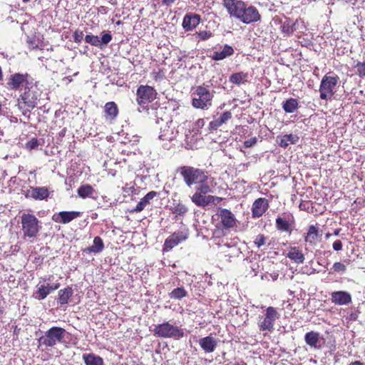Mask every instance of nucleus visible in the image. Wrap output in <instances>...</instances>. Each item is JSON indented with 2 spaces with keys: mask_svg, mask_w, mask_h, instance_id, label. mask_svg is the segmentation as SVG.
<instances>
[{
  "mask_svg": "<svg viewBox=\"0 0 365 365\" xmlns=\"http://www.w3.org/2000/svg\"><path fill=\"white\" fill-rule=\"evenodd\" d=\"M29 75L28 73H14L10 76L8 85L12 90H18L21 86L26 84L25 90L29 89ZM21 100L30 109L36 106L37 98L34 96L31 97L29 92L25 91L21 95Z\"/></svg>",
  "mask_w": 365,
  "mask_h": 365,
  "instance_id": "obj_1",
  "label": "nucleus"
},
{
  "mask_svg": "<svg viewBox=\"0 0 365 365\" xmlns=\"http://www.w3.org/2000/svg\"><path fill=\"white\" fill-rule=\"evenodd\" d=\"M67 334L68 333L65 329L60 327H52L38 339V348L41 346L53 347L58 344H63Z\"/></svg>",
  "mask_w": 365,
  "mask_h": 365,
  "instance_id": "obj_2",
  "label": "nucleus"
},
{
  "mask_svg": "<svg viewBox=\"0 0 365 365\" xmlns=\"http://www.w3.org/2000/svg\"><path fill=\"white\" fill-rule=\"evenodd\" d=\"M178 173L182 177L184 182L188 187L202 182L204 180H208V173L205 170L192 166H181L178 168Z\"/></svg>",
  "mask_w": 365,
  "mask_h": 365,
  "instance_id": "obj_3",
  "label": "nucleus"
},
{
  "mask_svg": "<svg viewBox=\"0 0 365 365\" xmlns=\"http://www.w3.org/2000/svg\"><path fill=\"white\" fill-rule=\"evenodd\" d=\"M215 91L210 92L203 86H197L193 93L192 105L195 108L207 109L212 105Z\"/></svg>",
  "mask_w": 365,
  "mask_h": 365,
  "instance_id": "obj_4",
  "label": "nucleus"
},
{
  "mask_svg": "<svg viewBox=\"0 0 365 365\" xmlns=\"http://www.w3.org/2000/svg\"><path fill=\"white\" fill-rule=\"evenodd\" d=\"M153 334L158 337L173 338L175 339L182 338L185 335L182 329L174 326L168 322L155 325L153 329Z\"/></svg>",
  "mask_w": 365,
  "mask_h": 365,
  "instance_id": "obj_5",
  "label": "nucleus"
},
{
  "mask_svg": "<svg viewBox=\"0 0 365 365\" xmlns=\"http://www.w3.org/2000/svg\"><path fill=\"white\" fill-rule=\"evenodd\" d=\"M21 225L24 235L30 238L36 237L40 226L38 219L33 215L24 214L21 216Z\"/></svg>",
  "mask_w": 365,
  "mask_h": 365,
  "instance_id": "obj_6",
  "label": "nucleus"
},
{
  "mask_svg": "<svg viewBox=\"0 0 365 365\" xmlns=\"http://www.w3.org/2000/svg\"><path fill=\"white\" fill-rule=\"evenodd\" d=\"M279 317L280 314L274 307H267L264 316L259 318L258 322L259 330L272 331L274 330V322Z\"/></svg>",
  "mask_w": 365,
  "mask_h": 365,
  "instance_id": "obj_7",
  "label": "nucleus"
},
{
  "mask_svg": "<svg viewBox=\"0 0 365 365\" xmlns=\"http://www.w3.org/2000/svg\"><path fill=\"white\" fill-rule=\"evenodd\" d=\"M338 81L339 77L336 76H331L325 75L322 78L319 86L321 99L327 100L330 99L333 96L334 93V89L336 86Z\"/></svg>",
  "mask_w": 365,
  "mask_h": 365,
  "instance_id": "obj_8",
  "label": "nucleus"
},
{
  "mask_svg": "<svg viewBox=\"0 0 365 365\" xmlns=\"http://www.w3.org/2000/svg\"><path fill=\"white\" fill-rule=\"evenodd\" d=\"M155 89L149 86H140L137 90V102L143 109H146V104L152 102L156 96Z\"/></svg>",
  "mask_w": 365,
  "mask_h": 365,
  "instance_id": "obj_9",
  "label": "nucleus"
},
{
  "mask_svg": "<svg viewBox=\"0 0 365 365\" xmlns=\"http://www.w3.org/2000/svg\"><path fill=\"white\" fill-rule=\"evenodd\" d=\"M189 236L187 230H178L170 235L165 241L163 251L168 252L173 248L185 241Z\"/></svg>",
  "mask_w": 365,
  "mask_h": 365,
  "instance_id": "obj_10",
  "label": "nucleus"
},
{
  "mask_svg": "<svg viewBox=\"0 0 365 365\" xmlns=\"http://www.w3.org/2000/svg\"><path fill=\"white\" fill-rule=\"evenodd\" d=\"M238 20L243 24H249L259 21L261 15L255 6H249L245 3Z\"/></svg>",
  "mask_w": 365,
  "mask_h": 365,
  "instance_id": "obj_11",
  "label": "nucleus"
},
{
  "mask_svg": "<svg viewBox=\"0 0 365 365\" xmlns=\"http://www.w3.org/2000/svg\"><path fill=\"white\" fill-rule=\"evenodd\" d=\"M245 2L241 0H223L222 6L227 9L230 17L239 19Z\"/></svg>",
  "mask_w": 365,
  "mask_h": 365,
  "instance_id": "obj_12",
  "label": "nucleus"
},
{
  "mask_svg": "<svg viewBox=\"0 0 365 365\" xmlns=\"http://www.w3.org/2000/svg\"><path fill=\"white\" fill-rule=\"evenodd\" d=\"M176 123L173 120H168L164 126L160 127V133L159 138L162 140L171 141L174 140L178 134V130L176 129Z\"/></svg>",
  "mask_w": 365,
  "mask_h": 365,
  "instance_id": "obj_13",
  "label": "nucleus"
},
{
  "mask_svg": "<svg viewBox=\"0 0 365 365\" xmlns=\"http://www.w3.org/2000/svg\"><path fill=\"white\" fill-rule=\"evenodd\" d=\"M304 341L307 345L314 349H321L324 343V338L317 331H311L304 335Z\"/></svg>",
  "mask_w": 365,
  "mask_h": 365,
  "instance_id": "obj_14",
  "label": "nucleus"
},
{
  "mask_svg": "<svg viewBox=\"0 0 365 365\" xmlns=\"http://www.w3.org/2000/svg\"><path fill=\"white\" fill-rule=\"evenodd\" d=\"M191 200L197 206L205 207L210 203H215L216 202H220L221 200V198L212 195H206L205 194L196 191L191 197Z\"/></svg>",
  "mask_w": 365,
  "mask_h": 365,
  "instance_id": "obj_15",
  "label": "nucleus"
},
{
  "mask_svg": "<svg viewBox=\"0 0 365 365\" xmlns=\"http://www.w3.org/2000/svg\"><path fill=\"white\" fill-rule=\"evenodd\" d=\"M269 202L266 198L259 197L255 200L252 206V216L253 218H259L267 210Z\"/></svg>",
  "mask_w": 365,
  "mask_h": 365,
  "instance_id": "obj_16",
  "label": "nucleus"
},
{
  "mask_svg": "<svg viewBox=\"0 0 365 365\" xmlns=\"http://www.w3.org/2000/svg\"><path fill=\"white\" fill-rule=\"evenodd\" d=\"M351 294L346 291H335L331 293V301L336 305H348L351 302Z\"/></svg>",
  "mask_w": 365,
  "mask_h": 365,
  "instance_id": "obj_17",
  "label": "nucleus"
},
{
  "mask_svg": "<svg viewBox=\"0 0 365 365\" xmlns=\"http://www.w3.org/2000/svg\"><path fill=\"white\" fill-rule=\"evenodd\" d=\"M81 215L80 212L77 211H61L56 213L53 216V220L56 222L67 224L76 219Z\"/></svg>",
  "mask_w": 365,
  "mask_h": 365,
  "instance_id": "obj_18",
  "label": "nucleus"
},
{
  "mask_svg": "<svg viewBox=\"0 0 365 365\" xmlns=\"http://www.w3.org/2000/svg\"><path fill=\"white\" fill-rule=\"evenodd\" d=\"M217 215L225 227L231 228L235 226L236 220L231 211L225 208H219Z\"/></svg>",
  "mask_w": 365,
  "mask_h": 365,
  "instance_id": "obj_19",
  "label": "nucleus"
},
{
  "mask_svg": "<svg viewBox=\"0 0 365 365\" xmlns=\"http://www.w3.org/2000/svg\"><path fill=\"white\" fill-rule=\"evenodd\" d=\"M232 117L230 111H225L222 113L219 117L214 118L209 123V128L210 130H217L220 128L223 124L227 123Z\"/></svg>",
  "mask_w": 365,
  "mask_h": 365,
  "instance_id": "obj_20",
  "label": "nucleus"
},
{
  "mask_svg": "<svg viewBox=\"0 0 365 365\" xmlns=\"http://www.w3.org/2000/svg\"><path fill=\"white\" fill-rule=\"evenodd\" d=\"M200 21V16L198 14H186L182 21V27L186 31H192L194 29Z\"/></svg>",
  "mask_w": 365,
  "mask_h": 365,
  "instance_id": "obj_21",
  "label": "nucleus"
},
{
  "mask_svg": "<svg viewBox=\"0 0 365 365\" xmlns=\"http://www.w3.org/2000/svg\"><path fill=\"white\" fill-rule=\"evenodd\" d=\"M234 54L233 48L227 44H225L221 51H215L211 55V58L215 61H221Z\"/></svg>",
  "mask_w": 365,
  "mask_h": 365,
  "instance_id": "obj_22",
  "label": "nucleus"
},
{
  "mask_svg": "<svg viewBox=\"0 0 365 365\" xmlns=\"http://www.w3.org/2000/svg\"><path fill=\"white\" fill-rule=\"evenodd\" d=\"M200 347L207 353L213 352L217 346V341L214 337L207 336L200 339Z\"/></svg>",
  "mask_w": 365,
  "mask_h": 365,
  "instance_id": "obj_23",
  "label": "nucleus"
},
{
  "mask_svg": "<svg viewBox=\"0 0 365 365\" xmlns=\"http://www.w3.org/2000/svg\"><path fill=\"white\" fill-rule=\"evenodd\" d=\"M157 195L155 191H150L147 193L137 204L136 207L132 210L133 212H140L150 203V201Z\"/></svg>",
  "mask_w": 365,
  "mask_h": 365,
  "instance_id": "obj_24",
  "label": "nucleus"
},
{
  "mask_svg": "<svg viewBox=\"0 0 365 365\" xmlns=\"http://www.w3.org/2000/svg\"><path fill=\"white\" fill-rule=\"evenodd\" d=\"M287 257L297 264L304 263L305 259L304 254L297 247H291L289 248Z\"/></svg>",
  "mask_w": 365,
  "mask_h": 365,
  "instance_id": "obj_25",
  "label": "nucleus"
},
{
  "mask_svg": "<svg viewBox=\"0 0 365 365\" xmlns=\"http://www.w3.org/2000/svg\"><path fill=\"white\" fill-rule=\"evenodd\" d=\"M103 249H104L103 242L100 237L97 236V237H95L93 239V245L85 248L83 250V252H85L86 254H90V253H96H96L101 252Z\"/></svg>",
  "mask_w": 365,
  "mask_h": 365,
  "instance_id": "obj_26",
  "label": "nucleus"
},
{
  "mask_svg": "<svg viewBox=\"0 0 365 365\" xmlns=\"http://www.w3.org/2000/svg\"><path fill=\"white\" fill-rule=\"evenodd\" d=\"M278 138H279L278 144L282 148H287L290 144H297L299 140L297 135L292 133L282 135L281 137H278Z\"/></svg>",
  "mask_w": 365,
  "mask_h": 365,
  "instance_id": "obj_27",
  "label": "nucleus"
},
{
  "mask_svg": "<svg viewBox=\"0 0 365 365\" xmlns=\"http://www.w3.org/2000/svg\"><path fill=\"white\" fill-rule=\"evenodd\" d=\"M276 227L282 232H289L290 234L292 232L291 218L278 217L276 219Z\"/></svg>",
  "mask_w": 365,
  "mask_h": 365,
  "instance_id": "obj_28",
  "label": "nucleus"
},
{
  "mask_svg": "<svg viewBox=\"0 0 365 365\" xmlns=\"http://www.w3.org/2000/svg\"><path fill=\"white\" fill-rule=\"evenodd\" d=\"M49 195V192L46 187H36L31 189V196L35 200H43Z\"/></svg>",
  "mask_w": 365,
  "mask_h": 365,
  "instance_id": "obj_29",
  "label": "nucleus"
},
{
  "mask_svg": "<svg viewBox=\"0 0 365 365\" xmlns=\"http://www.w3.org/2000/svg\"><path fill=\"white\" fill-rule=\"evenodd\" d=\"M319 237L317 228L314 225H311L309 227L305 241L311 245H315Z\"/></svg>",
  "mask_w": 365,
  "mask_h": 365,
  "instance_id": "obj_30",
  "label": "nucleus"
},
{
  "mask_svg": "<svg viewBox=\"0 0 365 365\" xmlns=\"http://www.w3.org/2000/svg\"><path fill=\"white\" fill-rule=\"evenodd\" d=\"M283 110L288 113L295 112L299 108V103L296 98H289L282 103Z\"/></svg>",
  "mask_w": 365,
  "mask_h": 365,
  "instance_id": "obj_31",
  "label": "nucleus"
},
{
  "mask_svg": "<svg viewBox=\"0 0 365 365\" xmlns=\"http://www.w3.org/2000/svg\"><path fill=\"white\" fill-rule=\"evenodd\" d=\"M73 294V290L71 287H67L65 289L58 291V302L61 305H64L68 303V299Z\"/></svg>",
  "mask_w": 365,
  "mask_h": 365,
  "instance_id": "obj_32",
  "label": "nucleus"
},
{
  "mask_svg": "<svg viewBox=\"0 0 365 365\" xmlns=\"http://www.w3.org/2000/svg\"><path fill=\"white\" fill-rule=\"evenodd\" d=\"M248 76L249 75L247 73L242 71L237 72L230 75L229 81L232 83L240 86L247 81Z\"/></svg>",
  "mask_w": 365,
  "mask_h": 365,
  "instance_id": "obj_33",
  "label": "nucleus"
},
{
  "mask_svg": "<svg viewBox=\"0 0 365 365\" xmlns=\"http://www.w3.org/2000/svg\"><path fill=\"white\" fill-rule=\"evenodd\" d=\"M83 359L86 365H103V359L93 353L84 354Z\"/></svg>",
  "mask_w": 365,
  "mask_h": 365,
  "instance_id": "obj_34",
  "label": "nucleus"
},
{
  "mask_svg": "<svg viewBox=\"0 0 365 365\" xmlns=\"http://www.w3.org/2000/svg\"><path fill=\"white\" fill-rule=\"evenodd\" d=\"M105 113L107 118L110 120L115 118L118 113L116 103L113 101L106 103L105 105Z\"/></svg>",
  "mask_w": 365,
  "mask_h": 365,
  "instance_id": "obj_35",
  "label": "nucleus"
},
{
  "mask_svg": "<svg viewBox=\"0 0 365 365\" xmlns=\"http://www.w3.org/2000/svg\"><path fill=\"white\" fill-rule=\"evenodd\" d=\"M94 192L93 187L88 184L82 185L77 190L78 195L83 199L93 197Z\"/></svg>",
  "mask_w": 365,
  "mask_h": 365,
  "instance_id": "obj_36",
  "label": "nucleus"
},
{
  "mask_svg": "<svg viewBox=\"0 0 365 365\" xmlns=\"http://www.w3.org/2000/svg\"><path fill=\"white\" fill-rule=\"evenodd\" d=\"M37 289L33 293L32 297L38 300H43L47 297L48 294V289L45 287V284H41V282L36 286Z\"/></svg>",
  "mask_w": 365,
  "mask_h": 365,
  "instance_id": "obj_37",
  "label": "nucleus"
},
{
  "mask_svg": "<svg viewBox=\"0 0 365 365\" xmlns=\"http://www.w3.org/2000/svg\"><path fill=\"white\" fill-rule=\"evenodd\" d=\"M212 182V178L208 176V180H204L202 182L197 184L198 186L197 187L196 191L205 195L212 192L213 191L211 187Z\"/></svg>",
  "mask_w": 365,
  "mask_h": 365,
  "instance_id": "obj_38",
  "label": "nucleus"
},
{
  "mask_svg": "<svg viewBox=\"0 0 365 365\" xmlns=\"http://www.w3.org/2000/svg\"><path fill=\"white\" fill-rule=\"evenodd\" d=\"M187 294V291L183 287L174 289L170 294V297L174 299H180Z\"/></svg>",
  "mask_w": 365,
  "mask_h": 365,
  "instance_id": "obj_39",
  "label": "nucleus"
},
{
  "mask_svg": "<svg viewBox=\"0 0 365 365\" xmlns=\"http://www.w3.org/2000/svg\"><path fill=\"white\" fill-rule=\"evenodd\" d=\"M295 26L296 24H291L289 21L287 20L281 26L282 31L287 35H290L296 29Z\"/></svg>",
  "mask_w": 365,
  "mask_h": 365,
  "instance_id": "obj_40",
  "label": "nucleus"
},
{
  "mask_svg": "<svg viewBox=\"0 0 365 365\" xmlns=\"http://www.w3.org/2000/svg\"><path fill=\"white\" fill-rule=\"evenodd\" d=\"M84 40L86 43L100 48V38L98 36H94L92 34L86 35L84 38Z\"/></svg>",
  "mask_w": 365,
  "mask_h": 365,
  "instance_id": "obj_41",
  "label": "nucleus"
},
{
  "mask_svg": "<svg viewBox=\"0 0 365 365\" xmlns=\"http://www.w3.org/2000/svg\"><path fill=\"white\" fill-rule=\"evenodd\" d=\"M172 212L175 215H183L187 212V208L182 203H177L171 208Z\"/></svg>",
  "mask_w": 365,
  "mask_h": 365,
  "instance_id": "obj_42",
  "label": "nucleus"
},
{
  "mask_svg": "<svg viewBox=\"0 0 365 365\" xmlns=\"http://www.w3.org/2000/svg\"><path fill=\"white\" fill-rule=\"evenodd\" d=\"M112 40V36L110 33H103L100 38V48L106 46Z\"/></svg>",
  "mask_w": 365,
  "mask_h": 365,
  "instance_id": "obj_43",
  "label": "nucleus"
},
{
  "mask_svg": "<svg viewBox=\"0 0 365 365\" xmlns=\"http://www.w3.org/2000/svg\"><path fill=\"white\" fill-rule=\"evenodd\" d=\"M39 145L38 140L37 138H33L30 140H29L26 144V148L29 150L36 149Z\"/></svg>",
  "mask_w": 365,
  "mask_h": 365,
  "instance_id": "obj_44",
  "label": "nucleus"
},
{
  "mask_svg": "<svg viewBox=\"0 0 365 365\" xmlns=\"http://www.w3.org/2000/svg\"><path fill=\"white\" fill-rule=\"evenodd\" d=\"M265 242L266 237L263 235H257L254 241L255 244L257 245L258 248L265 245Z\"/></svg>",
  "mask_w": 365,
  "mask_h": 365,
  "instance_id": "obj_45",
  "label": "nucleus"
},
{
  "mask_svg": "<svg viewBox=\"0 0 365 365\" xmlns=\"http://www.w3.org/2000/svg\"><path fill=\"white\" fill-rule=\"evenodd\" d=\"M333 269L337 272H344L346 269V266L341 262H335L333 265Z\"/></svg>",
  "mask_w": 365,
  "mask_h": 365,
  "instance_id": "obj_46",
  "label": "nucleus"
},
{
  "mask_svg": "<svg viewBox=\"0 0 365 365\" xmlns=\"http://www.w3.org/2000/svg\"><path fill=\"white\" fill-rule=\"evenodd\" d=\"M257 138L256 137L252 138L244 142V146L247 148H252L256 145Z\"/></svg>",
  "mask_w": 365,
  "mask_h": 365,
  "instance_id": "obj_47",
  "label": "nucleus"
},
{
  "mask_svg": "<svg viewBox=\"0 0 365 365\" xmlns=\"http://www.w3.org/2000/svg\"><path fill=\"white\" fill-rule=\"evenodd\" d=\"M84 34L83 31H76L73 34L74 41L76 43H81L83 39Z\"/></svg>",
  "mask_w": 365,
  "mask_h": 365,
  "instance_id": "obj_48",
  "label": "nucleus"
},
{
  "mask_svg": "<svg viewBox=\"0 0 365 365\" xmlns=\"http://www.w3.org/2000/svg\"><path fill=\"white\" fill-rule=\"evenodd\" d=\"M198 36L201 40H207L211 37L212 33L207 31H202L198 33Z\"/></svg>",
  "mask_w": 365,
  "mask_h": 365,
  "instance_id": "obj_49",
  "label": "nucleus"
},
{
  "mask_svg": "<svg viewBox=\"0 0 365 365\" xmlns=\"http://www.w3.org/2000/svg\"><path fill=\"white\" fill-rule=\"evenodd\" d=\"M332 247L335 251H340L342 249V243L339 240H337L334 242Z\"/></svg>",
  "mask_w": 365,
  "mask_h": 365,
  "instance_id": "obj_50",
  "label": "nucleus"
},
{
  "mask_svg": "<svg viewBox=\"0 0 365 365\" xmlns=\"http://www.w3.org/2000/svg\"><path fill=\"white\" fill-rule=\"evenodd\" d=\"M358 71L361 77L365 76V64L358 66Z\"/></svg>",
  "mask_w": 365,
  "mask_h": 365,
  "instance_id": "obj_51",
  "label": "nucleus"
},
{
  "mask_svg": "<svg viewBox=\"0 0 365 365\" xmlns=\"http://www.w3.org/2000/svg\"><path fill=\"white\" fill-rule=\"evenodd\" d=\"M250 267H251L252 270V271H253V272H254L253 276H256V275L257 274V269L259 268V265L257 264V263H255V264H252V265L250 266Z\"/></svg>",
  "mask_w": 365,
  "mask_h": 365,
  "instance_id": "obj_52",
  "label": "nucleus"
},
{
  "mask_svg": "<svg viewBox=\"0 0 365 365\" xmlns=\"http://www.w3.org/2000/svg\"><path fill=\"white\" fill-rule=\"evenodd\" d=\"M163 4L167 6H171L173 4H174L176 0H161Z\"/></svg>",
  "mask_w": 365,
  "mask_h": 365,
  "instance_id": "obj_53",
  "label": "nucleus"
},
{
  "mask_svg": "<svg viewBox=\"0 0 365 365\" xmlns=\"http://www.w3.org/2000/svg\"><path fill=\"white\" fill-rule=\"evenodd\" d=\"M45 287L48 289V294H50L51 292H53L54 290L52 284L47 283Z\"/></svg>",
  "mask_w": 365,
  "mask_h": 365,
  "instance_id": "obj_54",
  "label": "nucleus"
},
{
  "mask_svg": "<svg viewBox=\"0 0 365 365\" xmlns=\"http://www.w3.org/2000/svg\"><path fill=\"white\" fill-rule=\"evenodd\" d=\"M51 276H48V277H42L41 278V282H48L51 281Z\"/></svg>",
  "mask_w": 365,
  "mask_h": 365,
  "instance_id": "obj_55",
  "label": "nucleus"
},
{
  "mask_svg": "<svg viewBox=\"0 0 365 365\" xmlns=\"http://www.w3.org/2000/svg\"><path fill=\"white\" fill-rule=\"evenodd\" d=\"M349 365H364V364L359 361H355L351 362Z\"/></svg>",
  "mask_w": 365,
  "mask_h": 365,
  "instance_id": "obj_56",
  "label": "nucleus"
},
{
  "mask_svg": "<svg viewBox=\"0 0 365 365\" xmlns=\"http://www.w3.org/2000/svg\"><path fill=\"white\" fill-rule=\"evenodd\" d=\"M52 285H53V287L54 290H56V289H58L59 288L60 283L59 282H56V283L52 284Z\"/></svg>",
  "mask_w": 365,
  "mask_h": 365,
  "instance_id": "obj_57",
  "label": "nucleus"
},
{
  "mask_svg": "<svg viewBox=\"0 0 365 365\" xmlns=\"http://www.w3.org/2000/svg\"><path fill=\"white\" fill-rule=\"evenodd\" d=\"M350 319L352 320H356L357 319V314L356 313H351L350 314Z\"/></svg>",
  "mask_w": 365,
  "mask_h": 365,
  "instance_id": "obj_58",
  "label": "nucleus"
},
{
  "mask_svg": "<svg viewBox=\"0 0 365 365\" xmlns=\"http://www.w3.org/2000/svg\"><path fill=\"white\" fill-rule=\"evenodd\" d=\"M63 81H67L68 82H71L72 81V78H71V76H66V77L63 78Z\"/></svg>",
  "mask_w": 365,
  "mask_h": 365,
  "instance_id": "obj_59",
  "label": "nucleus"
},
{
  "mask_svg": "<svg viewBox=\"0 0 365 365\" xmlns=\"http://www.w3.org/2000/svg\"><path fill=\"white\" fill-rule=\"evenodd\" d=\"M339 232H340V230L339 229H336L334 231V235L335 236H338L339 235Z\"/></svg>",
  "mask_w": 365,
  "mask_h": 365,
  "instance_id": "obj_60",
  "label": "nucleus"
},
{
  "mask_svg": "<svg viewBox=\"0 0 365 365\" xmlns=\"http://www.w3.org/2000/svg\"><path fill=\"white\" fill-rule=\"evenodd\" d=\"M1 112H2V104H1V103H0V115H1Z\"/></svg>",
  "mask_w": 365,
  "mask_h": 365,
  "instance_id": "obj_61",
  "label": "nucleus"
},
{
  "mask_svg": "<svg viewBox=\"0 0 365 365\" xmlns=\"http://www.w3.org/2000/svg\"><path fill=\"white\" fill-rule=\"evenodd\" d=\"M330 235H330L329 233H327V234L326 235V237H327V238H329V237H330Z\"/></svg>",
  "mask_w": 365,
  "mask_h": 365,
  "instance_id": "obj_62",
  "label": "nucleus"
},
{
  "mask_svg": "<svg viewBox=\"0 0 365 365\" xmlns=\"http://www.w3.org/2000/svg\"><path fill=\"white\" fill-rule=\"evenodd\" d=\"M24 2H29L30 0H22Z\"/></svg>",
  "mask_w": 365,
  "mask_h": 365,
  "instance_id": "obj_63",
  "label": "nucleus"
},
{
  "mask_svg": "<svg viewBox=\"0 0 365 365\" xmlns=\"http://www.w3.org/2000/svg\"><path fill=\"white\" fill-rule=\"evenodd\" d=\"M286 216L289 217V216H292V215H287Z\"/></svg>",
  "mask_w": 365,
  "mask_h": 365,
  "instance_id": "obj_64",
  "label": "nucleus"
}]
</instances>
